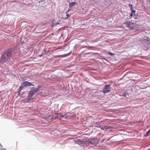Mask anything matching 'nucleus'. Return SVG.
I'll return each instance as SVG.
<instances>
[{
    "mask_svg": "<svg viewBox=\"0 0 150 150\" xmlns=\"http://www.w3.org/2000/svg\"><path fill=\"white\" fill-rule=\"evenodd\" d=\"M11 57V53L10 50H7L4 51L0 59V62L3 63L9 62Z\"/></svg>",
    "mask_w": 150,
    "mask_h": 150,
    "instance_id": "nucleus-1",
    "label": "nucleus"
},
{
    "mask_svg": "<svg viewBox=\"0 0 150 150\" xmlns=\"http://www.w3.org/2000/svg\"><path fill=\"white\" fill-rule=\"evenodd\" d=\"M38 89L32 87L29 93L28 96L24 100V102H28L30 101L31 99H33V97L35 96L36 93L38 91Z\"/></svg>",
    "mask_w": 150,
    "mask_h": 150,
    "instance_id": "nucleus-2",
    "label": "nucleus"
},
{
    "mask_svg": "<svg viewBox=\"0 0 150 150\" xmlns=\"http://www.w3.org/2000/svg\"><path fill=\"white\" fill-rule=\"evenodd\" d=\"M105 88L104 90L101 91L100 92H102L104 93H108L110 92L111 89V88L110 87V85H106L105 86Z\"/></svg>",
    "mask_w": 150,
    "mask_h": 150,
    "instance_id": "nucleus-3",
    "label": "nucleus"
},
{
    "mask_svg": "<svg viewBox=\"0 0 150 150\" xmlns=\"http://www.w3.org/2000/svg\"><path fill=\"white\" fill-rule=\"evenodd\" d=\"M124 24H127V27L129 28L131 30H133L134 29V26L132 25H134V23L127 22L124 23Z\"/></svg>",
    "mask_w": 150,
    "mask_h": 150,
    "instance_id": "nucleus-4",
    "label": "nucleus"
},
{
    "mask_svg": "<svg viewBox=\"0 0 150 150\" xmlns=\"http://www.w3.org/2000/svg\"><path fill=\"white\" fill-rule=\"evenodd\" d=\"M23 86H33V85L31 83L28 81H25L23 82Z\"/></svg>",
    "mask_w": 150,
    "mask_h": 150,
    "instance_id": "nucleus-5",
    "label": "nucleus"
},
{
    "mask_svg": "<svg viewBox=\"0 0 150 150\" xmlns=\"http://www.w3.org/2000/svg\"><path fill=\"white\" fill-rule=\"evenodd\" d=\"M78 141H79L81 144H85L86 145L89 144V142L87 141H81V140H78Z\"/></svg>",
    "mask_w": 150,
    "mask_h": 150,
    "instance_id": "nucleus-6",
    "label": "nucleus"
},
{
    "mask_svg": "<svg viewBox=\"0 0 150 150\" xmlns=\"http://www.w3.org/2000/svg\"><path fill=\"white\" fill-rule=\"evenodd\" d=\"M59 115V114L58 113H56L54 115H53L52 116V118H50V116L49 117V118L50 119H54L57 118L58 117Z\"/></svg>",
    "mask_w": 150,
    "mask_h": 150,
    "instance_id": "nucleus-7",
    "label": "nucleus"
},
{
    "mask_svg": "<svg viewBox=\"0 0 150 150\" xmlns=\"http://www.w3.org/2000/svg\"><path fill=\"white\" fill-rule=\"evenodd\" d=\"M131 13L130 16V18H131L134 15V16L135 15V11L134 10H131Z\"/></svg>",
    "mask_w": 150,
    "mask_h": 150,
    "instance_id": "nucleus-8",
    "label": "nucleus"
},
{
    "mask_svg": "<svg viewBox=\"0 0 150 150\" xmlns=\"http://www.w3.org/2000/svg\"><path fill=\"white\" fill-rule=\"evenodd\" d=\"M24 87V86H23V84L22 83L21 86H20L19 88V89L18 91V93H19L22 90V89Z\"/></svg>",
    "mask_w": 150,
    "mask_h": 150,
    "instance_id": "nucleus-9",
    "label": "nucleus"
},
{
    "mask_svg": "<svg viewBox=\"0 0 150 150\" xmlns=\"http://www.w3.org/2000/svg\"><path fill=\"white\" fill-rule=\"evenodd\" d=\"M76 4L75 2H72L70 3L69 4V7L71 8L73 6H74Z\"/></svg>",
    "mask_w": 150,
    "mask_h": 150,
    "instance_id": "nucleus-10",
    "label": "nucleus"
},
{
    "mask_svg": "<svg viewBox=\"0 0 150 150\" xmlns=\"http://www.w3.org/2000/svg\"><path fill=\"white\" fill-rule=\"evenodd\" d=\"M150 133V129H149V131L147 132L145 134L144 136L145 137H147L149 135V134Z\"/></svg>",
    "mask_w": 150,
    "mask_h": 150,
    "instance_id": "nucleus-11",
    "label": "nucleus"
},
{
    "mask_svg": "<svg viewBox=\"0 0 150 150\" xmlns=\"http://www.w3.org/2000/svg\"><path fill=\"white\" fill-rule=\"evenodd\" d=\"M111 127L110 126H106L105 127V129H110L111 128Z\"/></svg>",
    "mask_w": 150,
    "mask_h": 150,
    "instance_id": "nucleus-12",
    "label": "nucleus"
},
{
    "mask_svg": "<svg viewBox=\"0 0 150 150\" xmlns=\"http://www.w3.org/2000/svg\"><path fill=\"white\" fill-rule=\"evenodd\" d=\"M129 7H130V10H133V5L132 4H129Z\"/></svg>",
    "mask_w": 150,
    "mask_h": 150,
    "instance_id": "nucleus-13",
    "label": "nucleus"
},
{
    "mask_svg": "<svg viewBox=\"0 0 150 150\" xmlns=\"http://www.w3.org/2000/svg\"><path fill=\"white\" fill-rule=\"evenodd\" d=\"M66 16L64 18V19H67L69 16V15L68 14H66Z\"/></svg>",
    "mask_w": 150,
    "mask_h": 150,
    "instance_id": "nucleus-14",
    "label": "nucleus"
},
{
    "mask_svg": "<svg viewBox=\"0 0 150 150\" xmlns=\"http://www.w3.org/2000/svg\"><path fill=\"white\" fill-rule=\"evenodd\" d=\"M108 54H109L110 55H114L115 54L112 53L110 52H108Z\"/></svg>",
    "mask_w": 150,
    "mask_h": 150,
    "instance_id": "nucleus-15",
    "label": "nucleus"
},
{
    "mask_svg": "<svg viewBox=\"0 0 150 150\" xmlns=\"http://www.w3.org/2000/svg\"><path fill=\"white\" fill-rule=\"evenodd\" d=\"M94 140V139H93L90 142V143L91 144H95V143L93 142V141Z\"/></svg>",
    "mask_w": 150,
    "mask_h": 150,
    "instance_id": "nucleus-16",
    "label": "nucleus"
},
{
    "mask_svg": "<svg viewBox=\"0 0 150 150\" xmlns=\"http://www.w3.org/2000/svg\"><path fill=\"white\" fill-rule=\"evenodd\" d=\"M134 18L135 19H138L137 17V16H135V15L134 16Z\"/></svg>",
    "mask_w": 150,
    "mask_h": 150,
    "instance_id": "nucleus-17",
    "label": "nucleus"
},
{
    "mask_svg": "<svg viewBox=\"0 0 150 150\" xmlns=\"http://www.w3.org/2000/svg\"><path fill=\"white\" fill-rule=\"evenodd\" d=\"M71 8H70V9H69L67 11V12H66V13H67L70 10H71Z\"/></svg>",
    "mask_w": 150,
    "mask_h": 150,
    "instance_id": "nucleus-18",
    "label": "nucleus"
},
{
    "mask_svg": "<svg viewBox=\"0 0 150 150\" xmlns=\"http://www.w3.org/2000/svg\"><path fill=\"white\" fill-rule=\"evenodd\" d=\"M60 115L61 116V117H64V115H60Z\"/></svg>",
    "mask_w": 150,
    "mask_h": 150,
    "instance_id": "nucleus-19",
    "label": "nucleus"
}]
</instances>
